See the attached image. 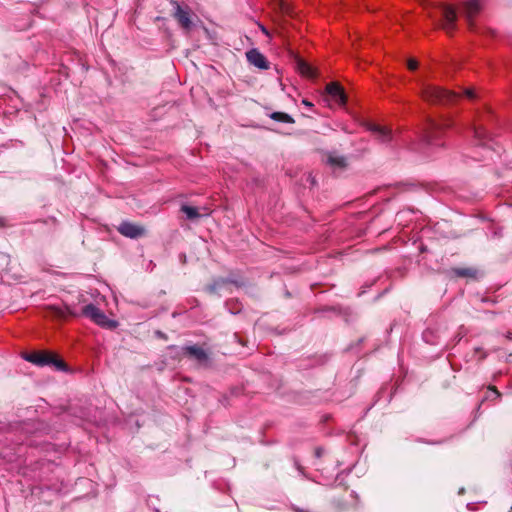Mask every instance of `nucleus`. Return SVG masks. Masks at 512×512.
<instances>
[{
	"label": "nucleus",
	"mask_w": 512,
	"mask_h": 512,
	"mask_svg": "<svg viewBox=\"0 0 512 512\" xmlns=\"http://www.w3.org/2000/svg\"><path fill=\"white\" fill-rule=\"evenodd\" d=\"M53 315L57 318H65L67 314H71L69 309L67 307L61 308V307H53L52 308Z\"/></svg>",
	"instance_id": "obj_18"
},
{
	"label": "nucleus",
	"mask_w": 512,
	"mask_h": 512,
	"mask_svg": "<svg viewBox=\"0 0 512 512\" xmlns=\"http://www.w3.org/2000/svg\"><path fill=\"white\" fill-rule=\"evenodd\" d=\"M326 92L335 104L342 106L346 102V95L342 87L337 83H330L326 86Z\"/></svg>",
	"instance_id": "obj_8"
},
{
	"label": "nucleus",
	"mask_w": 512,
	"mask_h": 512,
	"mask_svg": "<svg viewBox=\"0 0 512 512\" xmlns=\"http://www.w3.org/2000/svg\"><path fill=\"white\" fill-rule=\"evenodd\" d=\"M296 67L298 72L305 77L313 78L316 76L315 68L309 63L305 62L303 59H297Z\"/></svg>",
	"instance_id": "obj_13"
},
{
	"label": "nucleus",
	"mask_w": 512,
	"mask_h": 512,
	"mask_svg": "<svg viewBox=\"0 0 512 512\" xmlns=\"http://www.w3.org/2000/svg\"><path fill=\"white\" fill-rule=\"evenodd\" d=\"M270 118L283 123H294V119L287 113L284 112H273L270 115Z\"/></svg>",
	"instance_id": "obj_17"
},
{
	"label": "nucleus",
	"mask_w": 512,
	"mask_h": 512,
	"mask_svg": "<svg viewBox=\"0 0 512 512\" xmlns=\"http://www.w3.org/2000/svg\"><path fill=\"white\" fill-rule=\"evenodd\" d=\"M451 126V121L448 119L442 121L430 120L426 130V141L429 144L436 143L438 134H440L443 130L449 128Z\"/></svg>",
	"instance_id": "obj_4"
},
{
	"label": "nucleus",
	"mask_w": 512,
	"mask_h": 512,
	"mask_svg": "<svg viewBox=\"0 0 512 512\" xmlns=\"http://www.w3.org/2000/svg\"><path fill=\"white\" fill-rule=\"evenodd\" d=\"M183 350L187 355L195 358L199 362H205L208 359V356L204 349L196 345L184 347Z\"/></svg>",
	"instance_id": "obj_12"
},
{
	"label": "nucleus",
	"mask_w": 512,
	"mask_h": 512,
	"mask_svg": "<svg viewBox=\"0 0 512 512\" xmlns=\"http://www.w3.org/2000/svg\"><path fill=\"white\" fill-rule=\"evenodd\" d=\"M246 57H247L248 62L251 65H253L259 69L265 70V69L269 68V63H268L267 59L257 49H251V50L247 51Z\"/></svg>",
	"instance_id": "obj_7"
},
{
	"label": "nucleus",
	"mask_w": 512,
	"mask_h": 512,
	"mask_svg": "<svg viewBox=\"0 0 512 512\" xmlns=\"http://www.w3.org/2000/svg\"><path fill=\"white\" fill-rule=\"evenodd\" d=\"M369 129L374 134L375 138L383 143L389 142L393 139L391 130L386 127H382L377 124H371Z\"/></svg>",
	"instance_id": "obj_10"
},
{
	"label": "nucleus",
	"mask_w": 512,
	"mask_h": 512,
	"mask_svg": "<svg viewBox=\"0 0 512 512\" xmlns=\"http://www.w3.org/2000/svg\"><path fill=\"white\" fill-rule=\"evenodd\" d=\"M24 359L38 366L52 365L58 370L65 369V363L50 353L33 352L25 354Z\"/></svg>",
	"instance_id": "obj_2"
},
{
	"label": "nucleus",
	"mask_w": 512,
	"mask_h": 512,
	"mask_svg": "<svg viewBox=\"0 0 512 512\" xmlns=\"http://www.w3.org/2000/svg\"><path fill=\"white\" fill-rule=\"evenodd\" d=\"M506 338L509 339V340H512V333L511 332H508L506 334Z\"/></svg>",
	"instance_id": "obj_24"
},
{
	"label": "nucleus",
	"mask_w": 512,
	"mask_h": 512,
	"mask_svg": "<svg viewBox=\"0 0 512 512\" xmlns=\"http://www.w3.org/2000/svg\"><path fill=\"white\" fill-rule=\"evenodd\" d=\"M457 274L460 276H472V270L471 269H460L457 271Z\"/></svg>",
	"instance_id": "obj_20"
},
{
	"label": "nucleus",
	"mask_w": 512,
	"mask_h": 512,
	"mask_svg": "<svg viewBox=\"0 0 512 512\" xmlns=\"http://www.w3.org/2000/svg\"><path fill=\"white\" fill-rule=\"evenodd\" d=\"M422 96L430 103L444 105L454 103L459 98L458 94L443 90L442 88L429 83H424L422 85Z\"/></svg>",
	"instance_id": "obj_1"
},
{
	"label": "nucleus",
	"mask_w": 512,
	"mask_h": 512,
	"mask_svg": "<svg viewBox=\"0 0 512 512\" xmlns=\"http://www.w3.org/2000/svg\"><path fill=\"white\" fill-rule=\"evenodd\" d=\"M181 211L186 215L187 219L189 220H195L202 216H207L210 214L208 209H204V213H200L198 208L189 205H182Z\"/></svg>",
	"instance_id": "obj_14"
},
{
	"label": "nucleus",
	"mask_w": 512,
	"mask_h": 512,
	"mask_svg": "<svg viewBox=\"0 0 512 512\" xmlns=\"http://www.w3.org/2000/svg\"><path fill=\"white\" fill-rule=\"evenodd\" d=\"M471 130L474 135V139L476 144L478 145H485L486 141L488 140V136L486 135L485 129L480 124H474L471 127Z\"/></svg>",
	"instance_id": "obj_15"
},
{
	"label": "nucleus",
	"mask_w": 512,
	"mask_h": 512,
	"mask_svg": "<svg viewBox=\"0 0 512 512\" xmlns=\"http://www.w3.org/2000/svg\"><path fill=\"white\" fill-rule=\"evenodd\" d=\"M480 9V0H468L465 2L463 7V13L465 14V17L467 18L470 25H472V19L477 15Z\"/></svg>",
	"instance_id": "obj_9"
},
{
	"label": "nucleus",
	"mask_w": 512,
	"mask_h": 512,
	"mask_svg": "<svg viewBox=\"0 0 512 512\" xmlns=\"http://www.w3.org/2000/svg\"><path fill=\"white\" fill-rule=\"evenodd\" d=\"M83 315L89 317L96 324L105 328H115L117 326L116 321L109 319L98 307L93 304H88L83 308Z\"/></svg>",
	"instance_id": "obj_3"
},
{
	"label": "nucleus",
	"mask_w": 512,
	"mask_h": 512,
	"mask_svg": "<svg viewBox=\"0 0 512 512\" xmlns=\"http://www.w3.org/2000/svg\"><path fill=\"white\" fill-rule=\"evenodd\" d=\"M118 231L123 236L131 238V239H136V238L142 237L146 233L144 227H142L140 225H136L131 222H127V221L122 222L119 225Z\"/></svg>",
	"instance_id": "obj_5"
},
{
	"label": "nucleus",
	"mask_w": 512,
	"mask_h": 512,
	"mask_svg": "<svg viewBox=\"0 0 512 512\" xmlns=\"http://www.w3.org/2000/svg\"><path fill=\"white\" fill-rule=\"evenodd\" d=\"M464 94L467 98L473 99L475 97V93L473 89L467 88L464 90Z\"/></svg>",
	"instance_id": "obj_22"
},
{
	"label": "nucleus",
	"mask_w": 512,
	"mask_h": 512,
	"mask_svg": "<svg viewBox=\"0 0 512 512\" xmlns=\"http://www.w3.org/2000/svg\"><path fill=\"white\" fill-rule=\"evenodd\" d=\"M407 65H408V68H409L410 70H415V69H417V67H418V63H417V61H416L415 59H410V60H408Z\"/></svg>",
	"instance_id": "obj_21"
},
{
	"label": "nucleus",
	"mask_w": 512,
	"mask_h": 512,
	"mask_svg": "<svg viewBox=\"0 0 512 512\" xmlns=\"http://www.w3.org/2000/svg\"><path fill=\"white\" fill-rule=\"evenodd\" d=\"M327 163L334 169L342 170L346 167V159L343 156L329 155Z\"/></svg>",
	"instance_id": "obj_16"
},
{
	"label": "nucleus",
	"mask_w": 512,
	"mask_h": 512,
	"mask_svg": "<svg viewBox=\"0 0 512 512\" xmlns=\"http://www.w3.org/2000/svg\"><path fill=\"white\" fill-rule=\"evenodd\" d=\"M442 14L444 17V29L449 32L453 29L454 23L457 17L456 10L451 6H445L442 9Z\"/></svg>",
	"instance_id": "obj_11"
},
{
	"label": "nucleus",
	"mask_w": 512,
	"mask_h": 512,
	"mask_svg": "<svg viewBox=\"0 0 512 512\" xmlns=\"http://www.w3.org/2000/svg\"><path fill=\"white\" fill-rule=\"evenodd\" d=\"M302 103H303L305 106H307V107H311V106L313 105L310 101H308V100H306V99H303V100H302Z\"/></svg>",
	"instance_id": "obj_23"
},
{
	"label": "nucleus",
	"mask_w": 512,
	"mask_h": 512,
	"mask_svg": "<svg viewBox=\"0 0 512 512\" xmlns=\"http://www.w3.org/2000/svg\"><path fill=\"white\" fill-rule=\"evenodd\" d=\"M262 31H263L264 33H266V34L268 33V32H267V30H266L264 27H262Z\"/></svg>",
	"instance_id": "obj_25"
},
{
	"label": "nucleus",
	"mask_w": 512,
	"mask_h": 512,
	"mask_svg": "<svg viewBox=\"0 0 512 512\" xmlns=\"http://www.w3.org/2000/svg\"><path fill=\"white\" fill-rule=\"evenodd\" d=\"M173 4L175 5V12L173 14L174 18L177 20L182 29L185 31H190L193 23L190 18L189 9H184L177 2H173Z\"/></svg>",
	"instance_id": "obj_6"
},
{
	"label": "nucleus",
	"mask_w": 512,
	"mask_h": 512,
	"mask_svg": "<svg viewBox=\"0 0 512 512\" xmlns=\"http://www.w3.org/2000/svg\"><path fill=\"white\" fill-rule=\"evenodd\" d=\"M490 395L487 397L488 399H497L501 396L500 392L495 387H490Z\"/></svg>",
	"instance_id": "obj_19"
}]
</instances>
